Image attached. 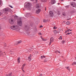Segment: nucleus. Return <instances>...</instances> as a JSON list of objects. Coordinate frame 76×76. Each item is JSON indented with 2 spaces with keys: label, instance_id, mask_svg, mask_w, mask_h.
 Segmentation results:
<instances>
[{
  "label": "nucleus",
  "instance_id": "1",
  "mask_svg": "<svg viewBox=\"0 0 76 76\" xmlns=\"http://www.w3.org/2000/svg\"><path fill=\"white\" fill-rule=\"evenodd\" d=\"M31 5L30 3H28L26 5H25L24 7L27 10H30L31 9Z\"/></svg>",
  "mask_w": 76,
  "mask_h": 76
},
{
  "label": "nucleus",
  "instance_id": "2",
  "mask_svg": "<svg viewBox=\"0 0 76 76\" xmlns=\"http://www.w3.org/2000/svg\"><path fill=\"white\" fill-rule=\"evenodd\" d=\"M18 26L17 25H14V26H11V29H13V30H15L18 29Z\"/></svg>",
  "mask_w": 76,
  "mask_h": 76
},
{
  "label": "nucleus",
  "instance_id": "3",
  "mask_svg": "<svg viewBox=\"0 0 76 76\" xmlns=\"http://www.w3.org/2000/svg\"><path fill=\"white\" fill-rule=\"evenodd\" d=\"M4 12H5V13H6L7 12H10V10H11L10 9H9L8 8H6L5 9H3V10Z\"/></svg>",
  "mask_w": 76,
  "mask_h": 76
},
{
  "label": "nucleus",
  "instance_id": "4",
  "mask_svg": "<svg viewBox=\"0 0 76 76\" xmlns=\"http://www.w3.org/2000/svg\"><path fill=\"white\" fill-rule=\"evenodd\" d=\"M17 23L18 25L22 26V21L21 20H18V21Z\"/></svg>",
  "mask_w": 76,
  "mask_h": 76
},
{
  "label": "nucleus",
  "instance_id": "5",
  "mask_svg": "<svg viewBox=\"0 0 76 76\" xmlns=\"http://www.w3.org/2000/svg\"><path fill=\"white\" fill-rule=\"evenodd\" d=\"M50 42L49 44L50 45H51V42H53L54 41V38H53V37H51L50 39Z\"/></svg>",
  "mask_w": 76,
  "mask_h": 76
},
{
  "label": "nucleus",
  "instance_id": "6",
  "mask_svg": "<svg viewBox=\"0 0 76 76\" xmlns=\"http://www.w3.org/2000/svg\"><path fill=\"white\" fill-rule=\"evenodd\" d=\"M49 15L51 17H53V16L54 15L53 14V12L52 11H50L49 12Z\"/></svg>",
  "mask_w": 76,
  "mask_h": 76
},
{
  "label": "nucleus",
  "instance_id": "7",
  "mask_svg": "<svg viewBox=\"0 0 76 76\" xmlns=\"http://www.w3.org/2000/svg\"><path fill=\"white\" fill-rule=\"evenodd\" d=\"M71 5L72 7H76V4H75V3L72 2L71 4Z\"/></svg>",
  "mask_w": 76,
  "mask_h": 76
},
{
  "label": "nucleus",
  "instance_id": "8",
  "mask_svg": "<svg viewBox=\"0 0 76 76\" xmlns=\"http://www.w3.org/2000/svg\"><path fill=\"white\" fill-rule=\"evenodd\" d=\"M31 55H30L28 57V59H27V61H31Z\"/></svg>",
  "mask_w": 76,
  "mask_h": 76
},
{
  "label": "nucleus",
  "instance_id": "9",
  "mask_svg": "<svg viewBox=\"0 0 76 76\" xmlns=\"http://www.w3.org/2000/svg\"><path fill=\"white\" fill-rule=\"evenodd\" d=\"M55 3H56V1H55L54 0H52L50 4H53Z\"/></svg>",
  "mask_w": 76,
  "mask_h": 76
},
{
  "label": "nucleus",
  "instance_id": "10",
  "mask_svg": "<svg viewBox=\"0 0 76 76\" xmlns=\"http://www.w3.org/2000/svg\"><path fill=\"white\" fill-rule=\"evenodd\" d=\"M31 16V14L29 13H26V14H25V16L27 18H28V16Z\"/></svg>",
  "mask_w": 76,
  "mask_h": 76
},
{
  "label": "nucleus",
  "instance_id": "11",
  "mask_svg": "<svg viewBox=\"0 0 76 76\" xmlns=\"http://www.w3.org/2000/svg\"><path fill=\"white\" fill-rule=\"evenodd\" d=\"M41 11V10L40 9H39L38 10H36V13H37L38 14Z\"/></svg>",
  "mask_w": 76,
  "mask_h": 76
},
{
  "label": "nucleus",
  "instance_id": "12",
  "mask_svg": "<svg viewBox=\"0 0 76 76\" xmlns=\"http://www.w3.org/2000/svg\"><path fill=\"white\" fill-rule=\"evenodd\" d=\"M53 32H54L55 34H58V32L57 30H55L53 31Z\"/></svg>",
  "mask_w": 76,
  "mask_h": 76
},
{
  "label": "nucleus",
  "instance_id": "13",
  "mask_svg": "<svg viewBox=\"0 0 76 76\" xmlns=\"http://www.w3.org/2000/svg\"><path fill=\"white\" fill-rule=\"evenodd\" d=\"M10 23L11 24H13V23H14V21H13V20L12 19L11 20V22H10Z\"/></svg>",
  "mask_w": 76,
  "mask_h": 76
},
{
  "label": "nucleus",
  "instance_id": "14",
  "mask_svg": "<svg viewBox=\"0 0 76 76\" xmlns=\"http://www.w3.org/2000/svg\"><path fill=\"white\" fill-rule=\"evenodd\" d=\"M20 57H19L18 58L17 61L19 63H20Z\"/></svg>",
  "mask_w": 76,
  "mask_h": 76
},
{
  "label": "nucleus",
  "instance_id": "15",
  "mask_svg": "<svg viewBox=\"0 0 76 76\" xmlns=\"http://www.w3.org/2000/svg\"><path fill=\"white\" fill-rule=\"evenodd\" d=\"M24 29H27V28H28V26H27V25H25L24 27Z\"/></svg>",
  "mask_w": 76,
  "mask_h": 76
},
{
  "label": "nucleus",
  "instance_id": "16",
  "mask_svg": "<svg viewBox=\"0 0 76 76\" xmlns=\"http://www.w3.org/2000/svg\"><path fill=\"white\" fill-rule=\"evenodd\" d=\"M17 42V44H20V43L22 42V41L21 40H20V41H19L18 42Z\"/></svg>",
  "mask_w": 76,
  "mask_h": 76
},
{
  "label": "nucleus",
  "instance_id": "17",
  "mask_svg": "<svg viewBox=\"0 0 76 76\" xmlns=\"http://www.w3.org/2000/svg\"><path fill=\"white\" fill-rule=\"evenodd\" d=\"M36 8L37 9L39 8V4H37L36 5Z\"/></svg>",
  "mask_w": 76,
  "mask_h": 76
},
{
  "label": "nucleus",
  "instance_id": "18",
  "mask_svg": "<svg viewBox=\"0 0 76 76\" xmlns=\"http://www.w3.org/2000/svg\"><path fill=\"white\" fill-rule=\"evenodd\" d=\"M42 2H46L47 0H40Z\"/></svg>",
  "mask_w": 76,
  "mask_h": 76
},
{
  "label": "nucleus",
  "instance_id": "19",
  "mask_svg": "<svg viewBox=\"0 0 76 76\" xmlns=\"http://www.w3.org/2000/svg\"><path fill=\"white\" fill-rule=\"evenodd\" d=\"M18 18V17L17 16H15L14 17V19H17Z\"/></svg>",
  "mask_w": 76,
  "mask_h": 76
},
{
  "label": "nucleus",
  "instance_id": "20",
  "mask_svg": "<svg viewBox=\"0 0 76 76\" xmlns=\"http://www.w3.org/2000/svg\"><path fill=\"white\" fill-rule=\"evenodd\" d=\"M70 23L69 22H66V25H70Z\"/></svg>",
  "mask_w": 76,
  "mask_h": 76
},
{
  "label": "nucleus",
  "instance_id": "21",
  "mask_svg": "<svg viewBox=\"0 0 76 76\" xmlns=\"http://www.w3.org/2000/svg\"><path fill=\"white\" fill-rule=\"evenodd\" d=\"M43 22H47V20H46L45 19H43Z\"/></svg>",
  "mask_w": 76,
  "mask_h": 76
},
{
  "label": "nucleus",
  "instance_id": "22",
  "mask_svg": "<svg viewBox=\"0 0 76 76\" xmlns=\"http://www.w3.org/2000/svg\"><path fill=\"white\" fill-rule=\"evenodd\" d=\"M70 30V29H68V30L65 31V32H69Z\"/></svg>",
  "mask_w": 76,
  "mask_h": 76
},
{
  "label": "nucleus",
  "instance_id": "23",
  "mask_svg": "<svg viewBox=\"0 0 76 76\" xmlns=\"http://www.w3.org/2000/svg\"><path fill=\"white\" fill-rule=\"evenodd\" d=\"M59 39H62V37L61 36H60L59 38Z\"/></svg>",
  "mask_w": 76,
  "mask_h": 76
},
{
  "label": "nucleus",
  "instance_id": "24",
  "mask_svg": "<svg viewBox=\"0 0 76 76\" xmlns=\"http://www.w3.org/2000/svg\"><path fill=\"white\" fill-rule=\"evenodd\" d=\"M70 34H72V32L67 33L66 34V35H70Z\"/></svg>",
  "mask_w": 76,
  "mask_h": 76
},
{
  "label": "nucleus",
  "instance_id": "25",
  "mask_svg": "<svg viewBox=\"0 0 76 76\" xmlns=\"http://www.w3.org/2000/svg\"><path fill=\"white\" fill-rule=\"evenodd\" d=\"M74 64H76V62H73L72 65H73Z\"/></svg>",
  "mask_w": 76,
  "mask_h": 76
},
{
  "label": "nucleus",
  "instance_id": "26",
  "mask_svg": "<svg viewBox=\"0 0 76 76\" xmlns=\"http://www.w3.org/2000/svg\"><path fill=\"white\" fill-rule=\"evenodd\" d=\"M54 29H57V27H56V26H54L53 27Z\"/></svg>",
  "mask_w": 76,
  "mask_h": 76
},
{
  "label": "nucleus",
  "instance_id": "27",
  "mask_svg": "<svg viewBox=\"0 0 76 76\" xmlns=\"http://www.w3.org/2000/svg\"><path fill=\"white\" fill-rule=\"evenodd\" d=\"M66 69H67L68 70H69V67L68 66L66 67Z\"/></svg>",
  "mask_w": 76,
  "mask_h": 76
},
{
  "label": "nucleus",
  "instance_id": "28",
  "mask_svg": "<svg viewBox=\"0 0 76 76\" xmlns=\"http://www.w3.org/2000/svg\"><path fill=\"white\" fill-rule=\"evenodd\" d=\"M65 7L66 9H68L69 8V6H65Z\"/></svg>",
  "mask_w": 76,
  "mask_h": 76
},
{
  "label": "nucleus",
  "instance_id": "29",
  "mask_svg": "<svg viewBox=\"0 0 76 76\" xmlns=\"http://www.w3.org/2000/svg\"><path fill=\"white\" fill-rule=\"evenodd\" d=\"M42 39V41H45V39H43L42 38H41Z\"/></svg>",
  "mask_w": 76,
  "mask_h": 76
},
{
  "label": "nucleus",
  "instance_id": "30",
  "mask_svg": "<svg viewBox=\"0 0 76 76\" xmlns=\"http://www.w3.org/2000/svg\"><path fill=\"white\" fill-rule=\"evenodd\" d=\"M65 41L64 40H63L62 41V42L63 43V44H64V43H65Z\"/></svg>",
  "mask_w": 76,
  "mask_h": 76
},
{
  "label": "nucleus",
  "instance_id": "31",
  "mask_svg": "<svg viewBox=\"0 0 76 76\" xmlns=\"http://www.w3.org/2000/svg\"><path fill=\"white\" fill-rule=\"evenodd\" d=\"M25 64H23V65L22 67H25Z\"/></svg>",
  "mask_w": 76,
  "mask_h": 76
},
{
  "label": "nucleus",
  "instance_id": "32",
  "mask_svg": "<svg viewBox=\"0 0 76 76\" xmlns=\"http://www.w3.org/2000/svg\"><path fill=\"white\" fill-rule=\"evenodd\" d=\"M57 51H55V53H56V54H58V52H57Z\"/></svg>",
  "mask_w": 76,
  "mask_h": 76
},
{
  "label": "nucleus",
  "instance_id": "33",
  "mask_svg": "<svg viewBox=\"0 0 76 76\" xmlns=\"http://www.w3.org/2000/svg\"><path fill=\"white\" fill-rule=\"evenodd\" d=\"M39 76H43V75H42V74H40V75Z\"/></svg>",
  "mask_w": 76,
  "mask_h": 76
},
{
  "label": "nucleus",
  "instance_id": "34",
  "mask_svg": "<svg viewBox=\"0 0 76 76\" xmlns=\"http://www.w3.org/2000/svg\"><path fill=\"white\" fill-rule=\"evenodd\" d=\"M39 35H41V32H39Z\"/></svg>",
  "mask_w": 76,
  "mask_h": 76
},
{
  "label": "nucleus",
  "instance_id": "35",
  "mask_svg": "<svg viewBox=\"0 0 76 76\" xmlns=\"http://www.w3.org/2000/svg\"><path fill=\"white\" fill-rule=\"evenodd\" d=\"M41 58H43V56H41Z\"/></svg>",
  "mask_w": 76,
  "mask_h": 76
},
{
  "label": "nucleus",
  "instance_id": "36",
  "mask_svg": "<svg viewBox=\"0 0 76 76\" xmlns=\"http://www.w3.org/2000/svg\"><path fill=\"white\" fill-rule=\"evenodd\" d=\"M42 26H41L40 27V28H42Z\"/></svg>",
  "mask_w": 76,
  "mask_h": 76
},
{
  "label": "nucleus",
  "instance_id": "37",
  "mask_svg": "<svg viewBox=\"0 0 76 76\" xmlns=\"http://www.w3.org/2000/svg\"><path fill=\"white\" fill-rule=\"evenodd\" d=\"M21 69H22V70H23V67H22V68H21Z\"/></svg>",
  "mask_w": 76,
  "mask_h": 76
},
{
  "label": "nucleus",
  "instance_id": "38",
  "mask_svg": "<svg viewBox=\"0 0 76 76\" xmlns=\"http://www.w3.org/2000/svg\"><path fill=\"white\" fill-rule=\"evenodd\" d=\"M11 75H11V74H9V76H11Z\"/></svg>",
  "mask_w": 76,
  "mask_h": 76
},
{
  "label": "nucleus",
  "instance_id": "39",
  "mask_svg": "<svg viewBox=\"0 0 76 76\" xmlns=\"http://www.w3.org/2000/svg\"><path fill=\"white\" fill-rule=\"evenodd\" d=\"M2 14V13H1V12H0V16H1V15Z\"/></svg>",
  "mask_w": 76,
  "mask_h": 76
},
{
  "label": "nucleus",
  "instance_id": "40",
  "mask_svg": "<svg viewBox=\"0 0 76 76\" xmlns=\"http://www.w3.org/2000/svg\"><path fill=\"white\" fill-rule=\"evenodd\" d=\"M57 52H58V53H60V52L59 51H58Z\"/></svg>",
  "mask_w": 76,
  "mask_h": 76
},
{
  "label": "nucleus",
  "instance_id": "41",
  "mask_svg": "<svg viewBox=\"0 0 76 76\" xmlns=\"http://www.w3.org/2000/svg\"><path fill=\"white\" fill-rule=\"evenodd\" d=\"M63 16H65V14H63Z\"/></svg>",
  "mask_w": 76,
  "mask_h": 76
},
{
  "label": "nucleus",
  "instance_id": "42",
  "mask_svg": "<svg viewBox=\"0 0 76 76\" xmlns=\"http://www.w3.org/2000/svg\"><path fill=\"white\" fill-rule=\"evenodd\" d=\"M34 0H30L31 1H34Z\"/></svg>",
  "mask_w": 76,
  "mask_h": 76
},
{
  "label": "nucleus",
  "instance_id": "43",
  "mask_svg": "<svg viewBox=\"0 0 76 76\" xmlns=\"http://www.w3.org/2000/svg\"><path fill=\"white\" fill-rule=\"evenodd\" d=\"M43 57H44V58H45V56H43Z\"/></svg>",
  "mask_w": 76,
  "mask_h": 76
},
{
  "label": "nucleus",
  "instance_id": "44",
  "mask_svg": "<svg viewBox=\"0 0 76 76\" xmlns=\"http://www.w3.org/2000/svg\"><path fill=\"white\" fill-rule=\"evenodd\" d=\"M1 5V1L0 0V5Z\"/></svg>",
  "mask_w": 76,
  "mask_h": 76
},
{
  "label": "nucleus",
  "instance_id": "45",
  "mask_svg": "<svg viewBox=\"0 0 76 76\" xmlns=\"http://www.w3.org/2000/svg\"><path fill=\"white\" fill-rule=\"evenodd\" d=\"M10 7H11V8H13V7L12 6H10Z\"/></svg>",
  "mask_w": 76,
  "mask_h": 76
},
{
  "label": "nucleus",
  "instance_id": "46",
  "mask_svg": "<svg viewBox=\"0 0 76 76\" xmlns=\"http://www.w3.org/2000/svg\"><path fill=\"white\" fill-rule=\"evenodd\" d=\"M45 11H46V7H45Z\"/></svg>",
  "mask_w": 76,
  "mask_h": 76
},
{
  "label": "nucleus",
  "instance_id": "47",
  "mask_svg": "<svg viewBox=\"0 0 76 76\" xmlns=\"http://www.w3.org/2000/svg\"><path fill=\"white\" fill-rule=\"evenodd\" d=\"M67 32H66V31H65V32H64V33H65V34H66L67 33Z\"/></svg>",
  "mask_w": 76,
  "mask_h": 76
},
{
  "label": "nucleus",
  "instance_id": "48",
  "mask_svg": "<svg viewBox=\"0 0 76 76\" xmlns=\"http://www.w3.org/2000/svg\"><path fill=\"white\" fill-rule=\"evenodd\" d=\"M23 72H25V71H24V70H23Z\"/></svg>",
  "mask_w": 76,
  "mask_h": 76
},
{
  "label": "nucleus",
  "instance_id": "49",
  "mask_svg": "<svg viewBox=\"0 0 76 76\" xmlns=\"http://www.w3.org/2000/svg\"><path fill=\"white\" fill-rule=\"evenodd\" d=\"M70 19H67V20H70Z\"/></svg>",
  "mask_w": 76,
  "mask_h": 76
},
{
  "label": "nucleus",
  "instance_id": "50",
  "mask_svg": "<svg viewBox=\"0 0 76 76\" xmlns=\"http://www.w3.org/2000/svg\"><path fill=\"white\" fill-rule=\"evenodd\" d=\"M58 5H59V4H60V3H58Z\"/></svg>",
  "mask_w": 76,
  "mask_h": 76
},
{
  "label": "nucleus",
  "instance_id": "51",
  "mask_svg": "<svg viewBox=\"0 0 76 76\" xmlns=\"http://www.w3.org/2000/svg\"><path fill=\"white\" fill-rule=\"evenodd\" d=\"M1 29V27L0 26V29Z\"/></svg>",
  "mask_w": 76,
  "mask_h": 76
},
{
  "label": "nucleus",
  "instance_id": "52",
  "mask_svg": "<svg viewBox=\"0 0 76 76\" xmlns=\"http://www.w3.org/2000/svg\"><path fill=\"white\" fill-rule=\"evenodd\" d=\"M72 30H70V31H72Z\"/></svg>",
  "mask_w": 76,
  "mask_h": 76
},
{
  "label": "nucleus",
  "instance_id": "53",
  "mask_svg": "<svg viewBox=\"0 0 76 76\" xmlns=\"http://www.w3.org/2000/svg\"><path fill=\"white\" fill-rule=\"evenodd\" d=\"M36 1H37V0H36Z\"/></svg>",
  "mask_w": 76,
  "mask_h": 76
},
{
  "label": "nucleus",
  "instance_id": "54",
  "mask_svg": "<svg viewBox=\"0 0 76 76\" xmlns=\"http://www.w3.org/2000/svg\"><path fill=\"white\" fill-rule=\"evenodd\" d=\"M74 0V1H75V0Z\"/></svg>",
  "mask_w": 76,
  "mask_h": 76
},
{
  "label": "nucleus",
  "instance_id": "55",
  "mask_svg": "<svg viewBox=\"0 0 76 76\" xmlns=\"http://www.w3.org/2000/svg\"><path fill=\"white\" fill-rule=\"evenodd\" d=\"M75 59H76V57H75Z\"/></svg>",
  "mask_w": 76,
  "mask_h": 76
}]
</instances>
